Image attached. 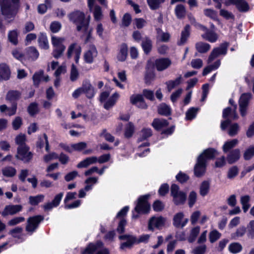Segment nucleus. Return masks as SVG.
Returning a JSON list of instances; mask_svg holds the SVG:
<instances>
[{"label":"nucleus","mask_w":254,"mask_h":254,"mask_svg":"<svg viewBox=\"0 0 254 254\" xmlns=\"http://www.w3.org/2000/svg\"><path fill=\"white\" fill-rule=\"evenodd\" d=\"M68 17L69 20L76 25V30L78 31H82L84 33H88L87 38H89L90 35L91 30L88 31L90 16H88L87 19H85V16L83 12L75 10L70 13Z\"/></svg>","instance_id":"1"},{"label":"nucleus","mask_w":254,"mask_h":254,"mask_svg":"<svg viewBox=\"0 0 254 254\" xmlns=\"http://www.w3.org/2000/svg\"><path fill=\"white\" fill-rule=\"evenodd\" d=\"M19 0H0L1 14L5 19L13 17L17 13Z\"/></svg>","instance_id":"2"},{"label":"nucleus","mask_w":254,"mask_h":254,"mask_svg":"<svg viewBox=\"0 0 254 254\" xmlns=\"http://www.w3.org/2000/svg\"><path fill=\"white\" fill-rule=\"evenodd\" d=\"M170 190L174 203L176 205L184 204L187 200V193L181 190L179 187L176 184L172 185Z\"/></svg>","instance_id":"3"},{"label":"nucleus","mask_w":254,"mask_h":254,"mask_svg":"<svg viewBox=\"0 0 254 254\" xmlns=\"http://www.w3.org/2000/svg\"><path fill=\"white\" fill-rule=\"evenodd\" d=\"M65 39L63 37L52 36V43L54 47L52 55L56 59H59L63 55L65 46L63 45Z\"/></svg>","instance_id":"4"},{"label":"nucleus","mask_w":254,"mask_h":254,"mask_svg":"<svg viewBox=\"0 0 254 254\" xmlns=\"http://www.w3.org/2000/svg\"><path fill=\"white\" fill-rule=\"evenodd\" d=\"M33 157V153L30 151V147L28 146L17 148L15 157L24 163H29L32 160Z\"/></svg>","instance_id":"5"},{"label":"nucleus","mask_w":254,"mask_h":254,"mask_svg":"<svg viewBox=\"0 0 254 254\" xmlns=\"http://www.w3.org/2000/svg\"><path fill=\"white\" fill-rule=\"evenodd\" d=\"M229 43L224 42L221 44L219 47L214 48L209 56L207 60L208 64L211 63L216 58L222 55H225L227 54Z\"/></svg>","instance_id":"6"},{"label":"nucleus","mask_w":254,"mask_h":254,"mask_svg":"<svg viewBox=\"0 0 254 254\" xmlns=\"http://www.w3.org/2000/svg\"><path fill=\"white\" fill-rule=\"evenodd\" d=\"M149 195L141 196L138 199V202L134 210L137 213H147L150 209V205L147 202Z\"/></svg>","instance_id":"7"},{"label":"nucleus","mask_w":254,"mask_h":254,"mask_svg":"<svg viewBox=\"0 0 254 254\" xmlns=\"http://www.w3.org/2000/svg\"><path fill=\"white\" fill-rule=\"evenodd\" d=\"M44 220L42 215H36L29 217L27 220L26 230L28 232L33 233L38 228L40 223Z\"/></svg>","instance_id":"8"},{"label":"nucleus","mask_w":254,"mask_h":254,"mask_svg":"<svg viewBox=\"0 0 254 254\" xmlns=\"http://www.w3.org/2000/svg\"><path fill=\"white\" fill-rule=\"evenodd\" d=\"M252 98V94L247 93L243 94L239 99L240 111L242 116L244 117L247 114V109L250 100Z\"/></svg>","instance_id":"9"},{"label":"nucleus","mask_w":254,"mask_h":254,"mask_svg":"<svg viewBox=\"0 0 254 254\" xmlns=\"http://www.w3.org/2000/svg\"><path fill=\"white\" fill-rule=\"evenodd\" d=\"M121 240H127V241L122 243L120 246V249L124 250L126 248L130 249L136 242V238L135 236L129 235H121L119 237Z\"/></svg>","instance_id":"10"},{"label":"nucleus","mask_w":254,"mask_h":254,"mask_svg":"<svg viewBox=\"0 0 254 254\" xmlns=\"http://www.w3.org/2000/svg\"><path fill=\"white\" fill-rule=\"evenodd\" d=\"M206 166L205 159H202V155H199L194 168L195 175L197 177L202 176L205 171Z\"/></svg>","instance_id":"11"},{"label":"nucleus","mask_w":254,"mask_h":254,"mask_svg":"<svg viewBox=\"0 0 254 254\" xmlns=\"http://www.w3.org/2000/svg\"><path fill=\"white\" fill-rule=\"evenodd\" d=\"M22 209L21 205H6L1 215L5 217L8 215H13L20 211Z\"/></svg>","instance_id":"12"},{"label":"nucleus","mask_w":254,"mask_h":254,"mask_svg":"<svg viewBox=\"0 0 254 254\" xmlns=\"http://www.w3.org/2000/svg\"><path fill=\"white\" fill-rule=\"evenodd\" d=\"M83 93L85 94L88 98H92L95 94L94 88L88 80H84L81 87Z\"/></svg>","instance_id":"13"},{"label":"nucleus","mask_w":254,"mask_h":254,"mask_svg":"<svg viewBox=\"0 0 254 254\" xmlns=\"http://www.w3.org/2000/svg\"><path fill=\"white\" fill-rule=\"evenodd\" d=\"M98 54L97 49L94 45H90L89 50L84 53V59L85 61L91 64L93 62V59Z\"/></svg>","instance_id":"14"},{"label":"nucleus","mask_w":254,"mask_h":254,"mask_svg":"<svg viewBox=\"0 0 254 254\" xmlns=\"http://www.w3.org/2000/svg\"><path fill=\"white\" fill-rule=\"evenodd\" d=\"M241 152L238 148L233 149L229 152L226 160L230 164H232L238 161L240 158Z\"/></svg>","instance_id":"15"},{"label":"nucleus","mask_w":254,"mask_h":254,"mask_svg":"<svg viewBox=\"0 0 254 254\" xmlns=\"http://www.w3.org/2000/svg\"><path fill=\"white\" fill-rule=\"evenodd\" d=\"M165 221V218L162 217H152L149 221L148 229L150 230H153L154 227L159 228L164 225Z\"/></svg>","instance_id":"16"},{"label":"nucleus","mask_w":254,"mask_h":254,"mask_svg":"<svg viewBox=\"0 0 254 254\" xmlns=\"http://www.w3.org/2000/svg\"><path fill=\"white\" fill-rule=\"evenodd\" d=\"M171 64V61L168 58L156 59L155 62V66L158 71H163L167 68Z\"/></svg>","instance_id":"17"},{"label":"nucleus","mask_w":254,"mask_h":254,"mask_svg":"<svg viewBox=\"0 0 254 254\" xmlns=\"http://www.w3.org/2000/svg\"><path fill=\"white\" fill-rule=\"evenodd\" d=\"M104 244L101 241L95 244L90 243L85 250L81 252V254H93L97 250L103 247Z\"/></svg>","instance_id":"18"},{"label":"nucleus","mask_w":254,"mask_h":254,"mask_svg":"<svg viewBox=\"0 0 254 254\" xmlns=\"http://www.w3.org/2000/svg\"><path fill=\"white\" fill-rule=\"evenodd\" d=\"M204 32V33L201 35L204 39L211 43L215 42L217 40L218 36L213 30H210L207 28Z\"/></svg>","instance_id":"19"},{"label":"nucleus","mask_w":254,"mask_h":254,"mask_svg":"<svg viewBox=\"0 0 254 254\" xmlns=\"http://www.w3.org/2000/svg\"><path fill=\"white\" fill-rule=\"evenodd\" d=\"M218 155L216 150L212 148H209L204 150L199 155H202V159H205V163L207 160L214 159Z\"/></svg>","instance_id":"20"},{"label":"nucleus","mask_w":254,"mask_h":254,"mask_svg":"<svg viewBox=\"0 0 254 254\" xmlns=\"http://www.w3.org/2000/svg\"><path fill=\"white\" fill-rule=\"evenodd\" d=\"M141 47L145 54H148L152 48V42L148 37H145L142 40Z\"/></svg>","instance_id":"21"},{"label":"nucleus","mask_w":254,"mask_h":254,"mask_svg":"<svg viewBox=\"0 0 254 254\" xmlns=\"http://www.w3.org/2000/svg\"><path fill=\"white\" fill-rule=\"evenodd\" d=\"M0 76L2 79L7 80L9 79L10 71L8 66L5 64H0Z\"/></svg>","instance_id":"22"},{"label":"nucleus","mask_w":254,"mask_h":254,"mask_svg":"<svg viewBox=\"0 0 254 254\" xmlns=\"http://www.w3.org/2000/svg\"><path fill=\"white\" fill-rule=\"evenodd\" d=\"M168 121L164 119H154L152 123V127L157 130L168 126Z\"/></svg>","instance_id":"23"},{"label":"nucleus","mask_w":254,"mask_h":254,"mask_svg":"<svg viewBox=\"0 0 254 254\" xmlns=\"http://www.w3.org/2000/svg\"><path fill=\"white\" fill-rule=\"evenodd\" d=\"M97 162V157L96 156H92L86 158L84 160L80 162L77 165L78 168H86L91 164L95 163Z\"/></svg>","instance_id":"24"},{"label":"nucleus","mask_w":254,"mask_h":254,"mask_svg":"<svg viewBox=\"0 0 254 254\" xmlns=\"http://www.w3.org/2000/svg\"><path fill=\"white\" fill-rule=\"evenodd\" d=\"M190 34V26L186 25L184 29L182 31L180 40L178 42L179 45H183L186 42Z\"/></svg>","instance_id":"25"},{"label":"nucleus","mask_w":254,"mask_h":254,"mask_svg":"<svg viewBox=\"0 0 254 254\" xmlns=\"http://www.w3.org/2000/svg\"><path fill=\"white\" fill-rule=\"evenodd\" d=\"M128 48L126 44L123 43L121 45L120 52L118 55L117 58L119 61H125L127 56Z\"/></svg>","instance_id":"26"},{"label":"nucleus","mask_w":254,"mask_h":254,"mask_svg":"<svg viewBox=\"0 0 254 254\" xmlns=\"http://www.w3.org/2000/svg\"><path fill=\"white\" fill-rule=\"evenodd\" d=\"M119 97V94L115 92L108 100L104 103V107L106 110L111 108L116 103Z\"/></svg>","instance_id":"27"},{"label":"nucleus","mask_w":254,"mask_h":254,"mask_svg":"<svg viewBox=\"0 0 254 254\" xmlns=\"http://www.w3.org/2000/svg\"><path fill=\"white\" fill-rule=\"evenodd\" d=\"M26 55L32 61L36 60L39 57V53L34 47H29L26 49Z\"/></svg>","instance_id":"28"},{"label":"nucleus","mask_w":254,"mask_h":254,"mask_svg":"<svg viewBox=\"0 0 254 254\" xmlns=\"http://www.w3.org/2000/svg\"><path fill=\"white\" fill-rule=\"evenodd\" d=\"M238 142L239 141L237 139H233L225 142L222 147L223 152L225 153L228 152L229 150L235 147L238 144Z\"/></svg>","instance_id":"29"},{"label":"nucleus","mask_w":254,"mask_h":254,"mask_svg":"<svg viewBox=\"0 0 254 254\" xmlns=\"http://www.w3.org/2000/svg\"><path fill=\"white\" fill-rule=\"evenodd\" d=\"M195 48L199 53H206L210 49V45L206 43L198 42L195 44Z\"/></svg>","instance_id":"30"},{"label":"nucleus","mask_w":254,"mask_h":254,"mask_svg":"<svg viewBox=\"0 0 254 254\" xmlns=\"http://www.w3.org/2000/svg\"><path fill=\"white\" fill-rule=\"evenodd\" d=\"M158 112L160 115L168 116L171 114V109L166 104L161 103L158 107Z\"/></svg>","instance_id":"31"},{"label":"nucleus","mask_w":254,"mask_h":254,"mask_svg":"<svg viewBox=\"0 0 254 254\" xmlns=\"http://www.w3.org/2000/svg\"><path fill=\"white\" fill-rule=\"evenodd\" d=\"M246 232V227L244 226H241L236 230L235 232L231 234V238L233 240H237L239 238L244 236Z\"/></svg>","instance_id":"32"},{"label":"nucleus","mask_w":254,"mask_h":254,"mask_svg":"<svg viewBox=\"0 0 254 254\" xmlns=\"http://www.w3.org/2000/svg\"><path fill=\"white\" fill-rule=\"evenodd\" d=\"M152 135L151 128H143L140 132L139 137L138 138V142H141L147 139Z\"/></svg>","instance_id":"33"},{"label":"nucleus","mask_w":254,"mask_h":254,"mask_svg":"<svg viewBox=\"0 0 254 254\" xmlns=\"http://www.w3.org/2000/svg\"><path fill=\"white\" fill-rule=\"evenodd\" d=\"M155 73L153 70L147 68L144 76L145 83L147 85H150L151 82L155 79Z\"/></svg>","instance_id":"34"},{"label":"nucleus","mask_w":254,"mask_h":254,"mask_svg":"<svg viewBox=\"0 0 254 254\" xmlns=\"http://www.w3.org/2000/svg\"><path fill=\"white\" fill-rule=\"evenodd\" d=\"M20 93L16 90H11L7 92L6 96V99L10 102L18 100L20 97Z\"/></svg>","instance_id":"35"},{"label":"nucleus","mask_w":254,"mask_h":254,"mask_svg":"<svg viewBox=\"0 0 254 254\" xmlns=\"http://www.w3.org/2000/svg\"><path fill=\"white\" fill-rule=\"evenodd\" d=\"M235 5L238 10L240 12H247L250 9L248 2L245 0H240Z\"/></svg>","instance_id":"36"},{"label":"nucleus","mask_w":254,"mask_h":254,"mask_svg":"<svg viewBox=\"0 0 254 254\" xmlns=\"http://www.w3.org/2000/svg\"><path fill=\"white\" fill-rule=\"evenodd\" d=\"M45 196L43 194H39L36 196H30L29 203L32 205H37L44 200Z\"/></svg>","instance_id":"37"},{"label":"nucleus","mask_w":254,"mask_h":254,"mask_svg":"<svg viewBox=\"0 0 254 254\" xmlns=\"http://www.w3.org/2000/svg\"><path fill=\"white\" fill-rule=\"evenodd\" d=\"M250 197L249 195H246L241 197L240 202L242 205V208L244 212H246L250 207Z\"/></svg>","instance_id":"38"},{"label":"nucleus","mask_w":254,"mask_h":254,"mask_svg":"<svg viewBox=\"0 0 254 254\" xmlns=\"http://www.w3.org/2000/svg\"><path fill=\"white\" fill-rule=\"evenodd\" d=\"M175 14L179 19L185 17L186 15V9L185 6L182 4H178L175 8Z\"/></svg>","instance_id":"39"},{"label":"nucleus","mask_w":254,"mask_h":254,"mask_svg":"<svg viewBox=\"0 0 254 254\" xmlns=\"http://www.w3.org/2000/svg\"><path fill=\"white\" fill-rule=\"evenodd\" d=\"M18 32L17 30L10 31L8 34L9 41L14 45L18 44Z\"/></svg>","instance_id":"40"},{"label":"nucleus","mask_w":254,"mask_h":254,"mask_svg":"<svg viewBox=\"0 0 254 254\" xmlns=\"http://www.w3.org/2000/svg\"><path fill=\"white\" fill-rule=\"evenodd\" d=\"M182 76L180 75L179 77L177 78L175 80H169L166 82L167 86L168 91L170 92L176 86L179 85L181 81Z\"/></svg>","instance_id":"41"},{"label":"nucleus","mask_w":254,"mask_h":254,"mask_svg":"<svg viewBox=\"0 0 254 254\" xmlns=\"http://www.w3.org/2000/svg\"><path fill=\"white\" fill-rule=\"evenodd\" d=\"M210 188V184L208 181H204L202 182L200 186V194L202 196H205L208 192Z\"/></svg>","instance_id":"42"},{"label":"nucleus","mask_w":254,"mask_h":254,"mask_svg":"<svg viewBox=\"0 0 254 254\" xmlns=\"http://www.w3.org/2000/svg\"><path fill=\"white\" fill-rule=\"evenodd\" d=\"M15 140L16 143L18 145L17 148L24 147L28 146L25 143L26 138L25 134H19L16 137Z\"/></svg>","instance_id":"43"},{"label":"nucleus","mask_w":254,"mask_h":254,"mask_svg":"<svg viewBox=\"0 0 254 254\" xmlns=\"http://www.w3.org/2000/svg\"><path fill=\"white\" fill-rule=\"evenodd\" d=\"M134 131V126L131 122H129L126 127L125 136L126 138H130L132 136Z\"/></svg>","instance_id":"44"},{"label":"nucleus","mask_w":254,"mask_h":254,"mask_svg":"<svg viewBox=\"0 0 254 254\" xmlns=\"http://www.w3.org/2000/svg\"><path fill=\"white\" fill-rule=\"evenodd\" d=\"M184 213L182 212L176 214L173 218V225L177 228L180 227L182 220L184 217Z\"/></svg>","instance_id":"45"},{"label":"nucleus","mask_w":254,"mask_h":254,"mask_svg":"<svg viewBox=\"0 0 254 254\" xmlns=\"http://www.w3.org/2000/svg\"><path fill=\"white\" fill-rule=\"evenodd\" d=\"M242 245L239 243H232L229 246V251L233 254H237L242 250Z\"/></svg>","instance_id":"46"},{"label":"nucleus","mask_w":254,"mask_h":254,"mask_svg":"<svg viewBox=\"0 0 254 254\" xmlns=\"http://www.w3.org/2000/svg\"><path fill=\"white\" fill-rule=\"evenodd\" d=\"M39 46L45 50L49 48V45L47 37L44 34H41L38 38Z\"/></svg>","instance_id":"47"},{"label":"nucleus","mask_w":254,"mask_h":254,"mask_svg":"<svg viewBox=\"0 0 254 254\" xmlns=\"http://www.w3.org/2000/svg\"><path fill=\"white\" fill-rule=\"evenodd\" d=\"M2 174L6 177H12L16 174V170L12 167H6L2 170Z\"/></svg>","instance_id":"48"},{"label":"nucleus","mask_w":254,"mask_h":254,"mask_svg":"<svg viewBox=\"0 0 254 254\" xmlns=\"http://www.w3.org/2000/svg\"><path fill=\"white\" fill-rule=\"evenodd\" d=\"M197 200V193L194 191H191L189 195L188 205L190 207H192Z\"/></svg>","instance_id":"49"},{"label":"nucleus","mask_w":254,"mask_h":254,"mask_svg":"<svg viewBox=\"0 0 254 254\" xmlns=\"http://www.w3.org/2000/svg\"><path fill=\"white\" fill-rule=\"evenodd\" d=\"M199 231L200 228L198 226L193 228L191 230L190 237L188 239L189 242L192 243L195 241L196 237L197 236L198 234L199 233Z\"/></svg>","instance_id":"50"},{"label":"nucleus","mask_w":254,"mask_h":254,"mask_svg":"<svg viewBox=\"0 0 254 254\" xmlns=\"http://www.w3.org/2000/svg\"><path fill=\"white\" fill-rule=\"evenodd\" d=\"M239 129V126L237 123H234L230 126L228 133L230 136H234L237 134Z\"/></svg>","instance_id":"51"},{"label":"nucleus","mask_w":254,"mask_h":254,"mask_svg":"<svg viewBox=\"0 0 254 254\" xmlns=\"http://www.w3.org/2000/svg\"><path fill=\"white\" fill-rule=\"evenodd\" d=\"M94 17L95 20H101L103 17L101 7L99 5H95L93 11Z\"/></svg>","instance_id":"52"},{"label":"nucleus","mask_w":254,"mask_h":254,"mask_svg":"<svg viewBox=\"0 0 254 254\" xmlns=\"http://www.w3.org/2000/svg\"><path fill=\"white\" fill-rule=\"evenodd\" d=\"M197 111V108H195L193 107L190 108L186 112V119L188 120H191L192 119H194L196 117Z\"/></svg>","instance_id":"53"},{"label":"nucleus","mask_w":254,"mask_h":254,"mask_svg":"<svg viewBox=\"0 0 254 254\" xmlns=\"http://www.w3.org/2000/svg\"><path fill=\"white\" fill-rule=\"evenodd\" d=\"M147 3L152 10H156L159 8L162 3L160 0H147Z\"/></svg>","instance_id":"54"},{"label":"nucleus","mask_w":254,"mask_h":254,"mask_svg":"<svg viewBox=\"0 0 254 254\" xmlns=\"http://www.w3.org/2000/svg\"><path fill=\"white\" fill-rule=\"evenodd\" d=\"M44 71L41 70L39 72H36L33 75V80L34 85L38 86L40 83L41 78L43 76Z\"/></svg>","instance_id":"55"},{"label":"nucleus","mask_w":254,"mask_h":254,"mask_svg":"<svg viewBox=\"0 0 254 254\" xmlns=\"http://www.w3.org/2000/svg\"><path fill=\"white\" fill-rule=\"evenodd\" d=\"M27 110L30 116H34L38 112V104L35 102L31 103L28 106Z\"/></svg>","instance_id":"56"},{"label":"nucleus","mask_w":254,"mask_h":254,"mask_svg":"<svg viewBox=\"0 0 254 254\" xmlns=\"http://www.w3.org/2000/svg\"><path fill=\"white\" fill-rule=\"evenodd\" d=\"M87 147V143L85 142H80L71 144V147L74 151H81Z\"/></svg>","instance_id":"57"},{"label":"nucleus","mask_w":254,"mask_h":254,"mask_svg":"<svg viewBox=\"0 0 254 254\" xmlns=\"http://www.w3.org/2000/svg\"><path fill=\"white\" fill-rule=\"evenodd\" d=\"M79 76L78 71L76 66L72 64L70 70V79L72 81H74L77 80Z\"/></svg>","instance_id":"58"},{"label":"nucleus","mask_w":254,"mask_h":254,"mask_svg":"<svg viewBox=\"0 0 254 254\" xmlns=\"http://www.w3.org/2000/svg\"><path fill=\"white\" fill-rule=\"evenodd\" d=\"M221 234L217 230L211 231L209 235V240L211 243H214L220 238Z\"/></svg>","instance_id":"59"},{"label":"nucleus","mask_w":254,"mask_h":254,"mask_svg":"<svg viewBox=\"0 0 254 254\" xmlns=\"http://www.w3.org/2000/svg\"><path fill=\"white\" fill-rule=\"evenodd\" d=\"M143 99V97L141 95H132L130 97V102L132 105H136L139 102L142 101Z\"/></svg>","instance_id":"60"},{"label":"nucleus","mask_w":254,"mask_h":254,"mask_svg":"<svg viewBox=\"0 0 254 254\" xmlns=\"http://www.w3.org/2000/svg\"><path fill=\"white\" fill-rule=\"evenodd\" d=\"M254 155V146H251L247 149L244 154V158L246 160H250Z\"/></svg>","instance_id":"61"},{"label":"nucleus","mask_w":254,"mask_h":254,"mask_svg":"<svg viewBox=\"0 0 254 254\" xmlns=\"http://www.w3.org/2000/svg\"><path fill=\"white\" fill-rule=\"evenodd\" d=\"M178 181L181 183L186 182L189 179V177L185 173L180 172L176 177Z\"/></svg>","instance_id":"62"},{"label":"nucleus","mask_w":254,"mask_h":254,"mask_svg":"<svg viewBox=\"0 0 254 254\" xmlns=\"http://www.w3.org/2000/svg\"><path fill=\"white\" fill-rule=\"evenodd\" d=\"M78 176V173L76 171H73L67 173L64 176V180L66 182H70L73 180L77 176Z\"/></svg>","instance_id":"63"},{"label":"nucleus","mask_w":254,"mask_h":254,"mask_svg":"<svg viewBox=\"0 0 254 254\" xmlns=\"http://www.w3.org/2000/svg\"><path fill=\"white\" fill-rule=\"evenodd\" d=\"M247 235L251 239L254 238V220L251 221L249 225Z\"/></svg>","instance_id":"64"}]
</instances>
